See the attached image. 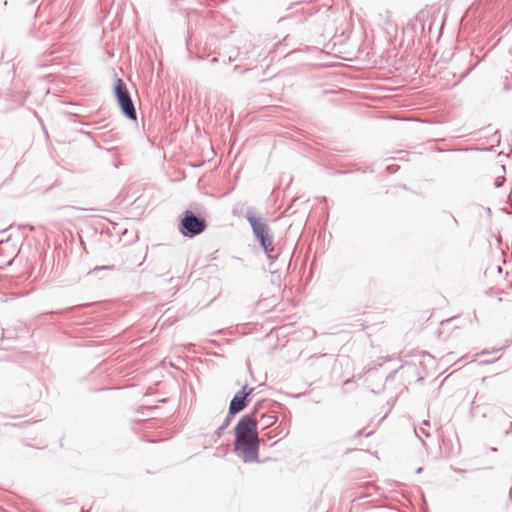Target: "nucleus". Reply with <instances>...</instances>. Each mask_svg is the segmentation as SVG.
Listing matches in <instances>:
<instances>
[{"label":"nucleus","mask_w":512,"mask_h":512,"mask_svg":"<svg viewBox=\"0 0 512 512\" xmlns=\"http://www.w3.org/2000/svg\"><path fill=\"white\" fill-rule=\"evenodd\" d=\"M423 424H424V426H429V423L426 421Z\"/></svg>","instance_id":"nucleus-10"},{"label":"nucleus","mask_w":512,"mask_h":512,"mask_svg":"<svg viewBox=\"0 0 512 512\" xmlns=\"http://www.w3.org/2000/svg\"><path fill=\"white\" fill-rule=\"evenodd\" d=\"M246 218L250 223L255 237L260 241L261 246L267 254L274 250L273 237L270 234L269 227L260 218H257L252 211H248Z\"/></svg>","instance_id":"nucleus-2"},{"label":"nucleus","mask_w":512,"mask_h":512,"mask_svg":"<svg viewBox=\"0 0 512 512\" xmlns=\"http://www.w3.org/2000/svg\"><path fill=\"white\" fill-rule=\"evenodd\" d=\"M182 233L186 236H196L201 234L206 228V222L195 216L191 211L187 210L181 220Z\"/></svg>","instance_id":"nucleus-4"},{"label":"nucleus","mask_w":512,"mask_h":512,"mask_svg":"<svg viewBox=\"0 0 512 512\" xmlns=\"http://www.w3.org/2000/svg\"><path fill=\"white\" fill-rule=\"evenodd\" d=\"M117 101L125 116L131 120H136V110L132 99L121 79H118L115 86Z\"/></svg>","instance_id":"nucleus-3"},{"label":"nucleus","mask_w":512,"mask_h":512,"mask_svg":"<svg viewBox=\"0 0 512 512\" xmlns=\"http://www.w3.org/2000/svg\"><path fill=\"white\" fill-rule=\"evenodd\" d=\"M228 424H229V419L227 418V419H226V421H225V423H224V424H222V426L219 428V432H220L221 430H223V429H224Z\"/></svg>","instance_id":"nucleus-7"},{"label":"nucleus","mask_w":512,"mask_h":512,"mask_svg":"<svg viewBox=\"0 0 512 512\" xmlns=\"http://www.w3.org/2000/svg\"><path fill=\"white\" fill-rule=\"evenodd\" d=\"M106 267H95L94 270H98V269H105Z\"/></svg>","instance_id":"nucleus-8"},{"label":"nucleus","mask_w":512,"mask_h":512,"mask_svg":"<svg viewBox=\"0 0 512 512\" xmlns=\"http://www.w3.org/2000/svg\"><path fill=\"white\" fill-rule=\"evenodd\" d=\"M235 451L244 462L258 460L259 439L257 421L250 415H244L235 427Z\"/></svg>","instance_id":"nucleus-1"},{"label":"nucleus","mask_w":512,"mask_h":512,"mask_svg":"<svg viewBox=\"0 0 512 512\" xmlns=\"http://www.w3.org/2000/svg\"><path fill=\"white\" fill-rule=\"evenodd\" d=\"M247 386H244L241 391H238L230 402L229 413L234 415L240 412L246 407V400L248 396L253 392L254 388H250L246 391Z\"/></svg>","instance_id":"nucleus-5"},{"label":"nucleus","mask_w":512,"mask_h":512,"mask_svg":"<svg viewBox=\"0 0 512 512\" xmlns=\"http://www.w3.org/2000/svg\"><path fill=\"white\" fill-rule=\"evenodd\" d=\"M419 432H420V433H422V434H423V435H425V436H428V435H429V433H428V431L426 430V428H425V427H420V428H419Z\"/></svg>","instance_id":"nucleus-6"},{"label":"nucleus","mask_w":512,"mask_h":512,"mask_svg":"<svg viewBox=\"0 0 512 512\" xmlns=\"http://www.w3.org/2000/svg\"><path fill=\"white\" fill-rule=\"evenodd\" d=\"M421 471H422V468H418L416 472L420 473Z\"/></svg>","instance_id":"nucleus-9"}]
</instances>
